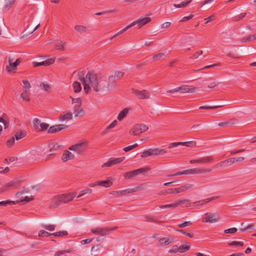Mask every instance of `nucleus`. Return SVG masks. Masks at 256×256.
<instances>
[{
  "label": "nucleus",
  "instance_id": "nucleus-13",
  "mask_svg": "<svg viewBox=\"0 0 256 256\" xmlns=\"http://www.w3.org/2000/svg\"><path fill=\"white\" fill-rule=\"evenodd\" d=\"M180 145L186 146H193L196 145V142L194 141H190L186 142H172L168 144V148H171L174 147H176Z\"/></svg>",
  "mask_w": 256,
  "mask_h": 256
},
{
  "label": "nucleus",
  "instance_id": "nucleus-17",
  "mask_svg": "<svg viewBox=\"0 0 256 256\" xmlns=\"http://www.w3.org/2000/svg\"><path fill=\"white\" fill-rule=\"evenodd\" d=\"M54 62V59L52 58H48L44 61L42 62H34V66H48L52 64Z\"/></svg>",
  "mask_w": 256,
  "mask_h": 256
},
{
  "label": "nucleus",
  "instance_id": "nucleus-15",
  "mask_svg": "<svg viewBox=\"0 0 256 256\" xmlns=\"http://www.w3.org/2000/svg\"><path fill=\"white\" fill-rule=\"evenodd\" d=\"M211 172L212 170L210 168H190V174H208L210 173Z\"/></svg>",
  "mask_w": 256,
  "mask_h": 256
},
{
  "label": "nucleus",
  "instance_id": "nucleus-51",
  "mask_svg": "<svg viewBox=\"0 0 256 256\" xmlns=\"http://www.w3.org/2000/svg\"><path fill=\"white\" fill-rule=\"evenodd\" d=\"M229 246H244V242H237V241H233L230 243L228 244Z\"/></svg>",
  "mask_w": 256,
  "mask_h": 256
},
{
  "label": "nucleus",
  "instance_id": "nucleus-52",
  "mask_svg": "<svg viewBox=\"0 0 256 256\" xmlns=\"http://www.w3.org/2000/svg\"><path fill=\"white\" fill-rule=\"evenodd\" d=\"M116 12V10H108L102 12H96V15L101 16V15H103V14H106L108 13H114V12Z\"/></svg>",
  "mask_w": 256,
  "mask_h": 256
},
{
  "label": "nucleus",
  "instance_id": "nucleus-62",
  "mask_svg": "<svg viewBox=\"0 0 256 256\" xmlns=\"http://www.w3.org/2000/svg\"><path fill=\"white\" fill-rule=\"evenodd\" d=\"M148 170V168H138V169L134 170V171H135L134 172H136V175H138L140 174L146 172V170Z\"/></svg>",
  "mask_w": 256,
  "mask_h": 256
},
{
  "label": "nucleus",
  "instance_id": "nucleus-38",
  "mask_svg": "<svg viewBox=\"0 0 256 256\" xmlns=\"http://www.w3.org/2000/svg\"><path fill=\"white\" fill-rule=\"evenodd\" d=\"M74 111L75 117H82L84 114V110L82 108L74 110Z\"/></svg>",
  "mask_w": 256,
  "mask_h": 256
},
{
  "label": "nucleus",
  "instance_id": "nucleus-21",
  "mask_svg": "<svg viewBox=\"0 0 256 256\" xmlns=\"http://www.w3.org/2000/svg\"><path fill=\"white\" fill-rule=\"evenodd\" d=\"M173 241L172 238H163L158 240V242L161 246H166L170 244Z\"/></svg>",
  "mask_w": 256,
  "mask_h": 256
},
{
  "label": "nucleus",
  "instance_id": "nucleus-58",
  "mask_svg": "<svg viewBox=\"0 0 256 256\" xmlns=\"http://www.w3.org/2000/svg\"><path fill=\"white\" fill-rule=\"evenodd\" d=\"M192 225V223L188 221V222H184L183 223L179 224L178 225V226L179 228H184V227H186L187 226H190Z\"/></svg>",
  "mask_w": 256,
  "mask_h": 256
},
{
  "label": "nucleus",
  "instance_id": "nucleus-4",
  "mask_svg": "<svg viewBox=\"0 0 256 256\" xmlns=\"http://www.w3.org/2000/svg\"><path fill=\"white\" fill-rule=\"evenodd\" d=\"M117 228V227L114 228H96L92 229L90 232L96 234H99L101 236H104L109 234V232L110 230H114Z\"/></svg>",
  "mask_w": 256,
  "mask_h": 256
},
{
  "label": "nucleus",
  "instance_id": "nucleus-34",
  "mask_svg": "<svg viewBox=\"0 0 256 256\" xmlns=\"http://www.w3.org/2000/svg\"><path fill=\"white\" fill-rule=\"evenodd\" d=\"M73 87L74 92L76 93L80 92L82 90L80 84L78 82H74L73 83Z\"/></svg>",
  "mask_w": 256,
  "mask_h": 256
},
{
  "label": "nucleus",
  "instance_id": "nucleus-61",
  "mask_svg": "<svg viewBox=\"0 0 256 256\" xmlns=\"http://www.w3.org/2000/svg\"><path fill=\"white\" fill-rule=\"evenodd\" d=\"M189 200H178L176 202V206L179 205H182L186 204V203H188Z\"/></svg>",
  "mask_w": 256,
  "mask_h": 256
},
{
  "label": "nucleus",
  "instance_id": "nucleus-54",
  "mask_svg": "<svg viewBox=\"0 0 256 256\" xmlns=\"http://www.w3.org/2000/svg\"><path fill=\"white\" fill-rule=\"evenodd\" d=\"M118 124V122L116 120H114L106 128V130H109L110 128H112L114 127H115ZM106 131L104 132V134H106Z\"/></svg>",
  "mask_w": 256,
  "mask_h": 256
},
{
  "label": "nucleus",
  "instance_id": "nucleus-57",
  "mask_svg": "<svg viewBox=\"0 0 256 256\" xmlns=\"http://www.w3.org/2000/svg\"><path fill=\"white\" fill-rule=\"evenodd\" d=\"M246 15V13H242L240 16H236L233 18V20L239 21L242 20Z\"/></svg>",
  "mask_w": 256,
  "mask_h": 256
},
{
  "label": "nucleus",
  "instance_id": "nucleus-36",
  "mask_svg": "<svg viewBox=\"0 0 256 256\" xmlns=\"http://www.w3.org/2000/svg\"><path fill=\"white\" fill-rule=\"evenodd\" d=\"M12 189L9 182L3 185L0 188V193L2 194L8 190H9Z\"/></svg>",
  "mask_w": 256,
  "mask_h": 256
},
{
  "label": "nucleus",
  "instance_id": "nucleus-28",
  "mask_svg": "<svg viewBox=\"0 0 256 256\" xmlns=\"http://www.w3.org/2000/svg\"><path fill=\"white\" fill-rule=\"evenodd\" d=\"M128 110L126 108L122 110L118 114V120L121 121L128 114Z\"/></svg>",
  "mask_w": 256,
  "mask_h": 256
},
{
  "label": "nucleus",
  "instance_id": "nucleus-24",
  "mask_svg": "<svg viewBox=\"0 0 256 256\" xmlns=\"http://www.w3.org/2000/svg\"><path fill=\"white\" fill-rule=\"evenodd\" d=\"M97 184H98V186H101L105 188H108L112 185V182L110 180H106L98 181Z\"/></svg>",
  "mask_w": 256,
  "mask_h": 256
},
{
  "label": "nucleus",
  "instance_id": "nucleus-48",
  "mask_svg": "<svg viewBox=\"0 0 256 256\" xmlns=\"http://www.w3.org/2000/svg\"><path fill=\"white\" fill-rule=\"evenodd\" d=\"M176 230L185 234L186 236H188L189 238H192L194 237V234L192 233L187 232H186L184 231V230H182V229Z\"/></svg>",
  "mask_w": 256,
  "mask_h": 256
},
{
  "label": "nucleus",
  "instance_id": "nucleus-46",
  "mask_svg": "<svg viewBox=\"0 0 256 256\" xmlns=\"http://www.w3.org/2000/svg\"><path fill=\"white\" fill-rule=\"evenodd\" d=\"M222 106H200V109H205V110H213L218 108L222 107Z\"/></svg>",
  "mask_w": 256,
  "mask_h": 256
},
{
  "label": "nucleus",
  "instance_id": "nucleus-53",
  "mask_svg": "<svg viewBox=\"0 0 256 256\" xmlns=\"http://www.w3.org/2000/svg\"><path fill=\"white\" fill-rule=\"evenodd\" d=\"M255 40H256V34H254L252 36H248L244 40H242V42H250Z\"/></svg>",
  "mask_w": 256,
  "mask_h": 256
},
{
  "label": "nucleus",
  "instance_id": "nucleus-16",
  "mask_svg": "<svg viewBox=\"0 0 256 256\" xmlns=\"http://www.w3.org/2000/svg\"><path fill=\"white\" fill-rule=\"evenodd\" d=\"M16 0H2V5L4 10H8L14 4Z\"/></svg>",
  "mask_w": 256,
  "mask_h": 256
},
{
  "label": "nucleus",
  "instance_id": "nucleus-25",
  "mask_svg": "<svg viewBox=\"0 0 256 256\" xmlns=\"http://www.w3.org/2000/svg\"><path fill=\"white\" fill-rule=\"evenodd\" d=\"M244 158L242 156L230 158L227 159V162H228V166H230L235 162H242L244 160Z\"/></svg>",
  "mask_w": 256,
  "mask_h": 256
},
{
  "label": "nucleus",
  "instance_id": "nucleus-39",
  "mask_svg": "<svg viewBox=\"0 0 256 256\" xmlns=\"http://www.w3.org/2000/svg\"><path fill=\"white\" fill-rule=\"evenodd\" d=\"M42 227L49 231H54L55 230L56 226L54 224H42Z\"/></svg>",
  "mask_w": 256,
  "mask_h": 256
},
{
  "label": "nucleus",
  "instance_id": "nucleus-3",
  "mask_svg": "<svg viewBox=\"0 0 256 256\" xmlns=\"http://www.w3.org/2000/svg\"><path fill=\"white\" fill-rule=\"evenodd\" d=\"M168 150L166 149L150 148L144 151L141 154V158H147L152 156H158L166 154Z\"/></svg>",
  "mask_w": 256,
  "mask_h": 256
},
{
  "label": "nucleus",
  "instance_id": "nucleus-63",
  "mask_svg": "<svg viewBox=\"0 0 256 256\" xmlns=\"http://www.w3.org/2000/svg\"><path fill=\"white\" fill-rule=\"evenodd\" d=\"M72 100V104H78L79 105H82V100L80 98H74L72 96H70Z\"/></svg>",
  "mask_w": 256,
  "mask_h": 256
},
{
  "label": "nucleus",
  "instance_id": "nucleus-32",
  "mask_svg": "<svg viewBox=\"0 0 256 256\" xmlns=\"http://www.w3.org/2000/svg\"><path fill=\"white\" fill-rule=\"evenodd\" d=\"M26 134V131H20L16 132L14 135L16 139L18 140L24 138Z\"/></svg>",
  "mask_w": 256,
  "mask_h": 256
},
{
  "label": "nucleus",
  "instance_id": "nucleus-56",
  "mask_svg": "<svg viewBox=\"0 0 256 256\" xmlns=\"http://www.w3.org/2000/svg\"><path fill=\"white\" fill-rule=\"evenodd\" d=\"M15 140L14 137H12L10 140H8L6 142V144L8 146L11 147L14 144Z\"/></svg>",
  "mask_w": 256,
  "mask_h": 256
},
{
  "label": "nucleus",
  "instance_id": "nucleus-37",
  "mask_svg": "<svg viewBox=\"0 0 256 256\" xmlns=\"http://www.w3.org/2000/svg\"><path fill=\"white\" fill-rule=\"evenodd\" d=\"M18 202V201L16 202L14 201H12V200H6V201H2V202H0V206H6L8 204L12 205V204H15Z\"/></svg>",
  "mask_w": 256,
  "mask_h": 256
},
{
  "label": "nucleus",
  "instance_id": "nucleus-31",
  "mask_svg": "<svg viewBox=\"0 0 256 256\" xmlns=\"http://www.w3.org/2000/svg\"><path fill=\"white\" fill-rule=\"evenodd\" d=\"M144 218H145V220L146 222H151L154 223H159L158 221V217L156 216H145Z\"/></svg>",
  "mask_w": 256,
  "mask_h": 256
},
{
  "label": "nucleus",
  "instance_id": "nucleus-19",
  "mask_svg": "<svg viewBox=\"0 0 256 256\" xmlns=\"http://www.w3.org/2000/svg\"><path fill=\"white\" fill-rule=\"evenodd\" d=\"M74 156L72 152H70L68 150H64L62 156V160L64 162H66L70 160L74 159Z\"/></svg>",
  "mask_w": 256,
  "mask_h": 256
},
{
  "label": "nucleus",
  "instance_id": "nucleus-41",
  "mask_svg": "<svg viewBox=\"0 0 256 256\" xmlns=\"http://www.w3.org/2000/svg\"><path fill=\"white\" fill-rule=\"evenodd\" d=\"M164 56V53L160 52L156 54H154L152 57L153 61H157L160 60L161 58H163Z\"/></svg>",
  "mask_w": 256,
  "mask_h": 256
},
{
  "label": "nucleus",
  "instance_id": "nucleus-60",
  "mask_svg": "<svg viewBox=\"0 0 256 256\" xmlns=\"http://www.w3.org/2000/svg\"><path fill=\"white\" fill-rule=\"evenodd\" d=\"M237 231V228H232L227 230H224V232L226 234H234Z\"/></svg>",
  "mask_w": 256,
  "mask_h": 256
},
{
  "label": "nucleus",
  "instance_id": "nucleus-2",
  "mask_svg": "<svg viewBox=\"0 0 256 256\" xmlns=\"http://www.w3.org/2000/svg\"><path fill=\"white\" fill-rule=\"evenodd\" d=\"M75 196L74 193L56 196L52 198L49 208H56L62 204L68 202L73 200Z\"/></svg>",
  "mask_w": 256,
  "mask_h": 256
},
{
  "label": "nucleus",
  "instance_id": "nucleus-9",
  "mask_svg": "<svg viewBox=\"0 0 256 256\" xmlns=\"http://www.w3.org/2000/svg\"><path fill=\"white\" fill-rule=\"evenodd\" d=\"M204 216H206L204 218L202 219V222H210V223H212L215 222H217L219 218L220 217L218 216V214L216 213L215 214H208V213H206L204 214Z\"/></svg>",
  "mask_w": 256,
  "mask_h": 256
},
{
  "label": "nucleus",
  "instance_id": "nucleus-11",
  "mask_svg": "<svg viewBox=\"0 0 256 256\" xmlns=\"http://www.w3.org/2000/svg\"><path fill=\"white\" fill-rule=\"evenodd\" d=\"M132 92L138 96L139 99H147L150 96V94L147 90H132Z\"/></svg>",
  "mask_w": 256,
  "mask_h": 256
},
{
  "label": "nucleus",
  "instance_id": "nucleus-49",
  "mask_svg": "<svg viewBox=\"0 0 256 256\" xmlns=\"http://www.w3.org/2000/svg\"><path fill=\"white\" fill-rule=\"evenodd\" d=\"M138 146V144H135L133 145H131V146H128L125 147L124 148L123 150L125 152H128Z\"/></svg>",
  "mask_w": 256,
  "mask_h": 256
},
{
  "label": "nucleus",
  "instance_id": "nucleus-45",
  "mask_svg": "<svg viewBox=\"0 0 256 256\" xmlns=\"http://www.w3.org/2000/svg\"><path fill=\"white\" fill-rule=\"evenodd\" d=\"M92 192V190L90 188H87L85 190H84L81 192V194H80L78 196V198H79L82 196L83 195L86 194H91Z\"/></svg>",
  "mask_w": 256,
  "mask_h": 256
},
{
  "label": "nucleus",
  "instance_id": "nucleus-10",
  "mask_svg": "<svg viewBox=\"0 0 256 256\" xmlns=\"http://www.w3.org/2000/svg\"><path fill=\"white\" fill-rule=\"evenodd\" d=\"M125 159L124 157H120L118 158H110L108 162L104 163L102 165V167H108L114 164H116L122 162Z\"/></svg>",
  "mask_w": 256,
  "mask_h": 256
},
{
  "label": "nucleus",
  "instance_id": "nucleus-18",
  "mask_svg": "<svg viewBox=\"0 0 256 256\" xmlns=\"http://www.w3.org/2000/svg\"><path fill=\"white\" fill-rule=\"evenodd\" d=\"M116 78L113 76H110L108 78V91L110 88H115L116 87Z\"/></svg>",
  "mask_w": 256,
  "mask_h": 256
},
{
  "label": "nucleus",
  "instance_id": "nucleus-26",
  "mask_svg": "<svg viewBox=\"0 0 256 256\" xmlns=\"http://www.w3.org/2000/svg\"><path fill=\"white\" fill-rule=\"evenodd\" d=\"M72 114L70 112H68L64 115H60L59 116V120L60 121H64L66 120H72Z\"/></svg>",
  "mask_w": 256,
  "mask_h": 256
},
{
  "label": "nucleus",
  "instance_id": "nucleus-40",
  "mask_svg": "<svg viewBox=\"0 0 256 256\" xmlns=\"http://www.w3.org/2000/svg\"><path fill=\"white\" fill-rule=\"evenodd\" d=\"M134 172H135V171L134 170L130 171V172L125 173L124 174V178H128V179L132 178L134 176H136V173Z\"/></svg>",
  "mask_w": 256,
  "mask_h": 256
},
{
  "label": "nucleus",
  "instance_id": "nucleus-6",
  "mask_svg": "<svg viewBox=\"0 0 256 256\" xmlns=\"http://www.w3.org/2000/svg\"><path fill=\"white\" fill-rule=\"evenodd\" d=\"M13 58L9 57L8 58V61L9 62V66H6V70L8 72H10L12 70H16L17 66L22 62V59L20 58L16 59L15 62H13L12 60Z\"/></svg>",
  "mask_w": 256,
  "mask_h": 256
},
{
  "label": "nucleus",
  "instance_id": "nucleus-14",
  "mask_svg": "<svg viewBox=\"0 0 256 256\" xmlns=\"http://www.w3.org/2000/svg\"><path fill=\"white\" fill-rule=\"evenodd\" d=\"M151 21V18L150 17H146L143 18H142L140 20H138L132 22V24H134V26L136 24H138L139 28H141L142 26L148 24Z\"/></svg>",
  "mask_w": 256,
  "mask_h": 256
},
{
  "label": "nucleus",
  "instance_id": "nucleus-22",
  "mask_svg": "<svg viewBox=\"0 0 256 256\" xmlns=\"http://www.w3.org/2000/svg\"><path fill=\"white\" fill-rule=\"evenodd\" d=\"M236 122L234 120H230L228 122H220L218 124V126L220 127L226 128L232 126Z\"/></svg>",
  "mask_w": 256,
  "mask_h": 256
},
{
  "label": "nucleus",
  "instance_id": "nucleus-47",
  "mask_svg": "<svg viewBox=\"0 0 256 256\" xmlns=\"http://www.w3.org/2000/svg\"><path fill=\"white\" fill-rule=\"evenodd\" d=\"M180 248V252H184L190 249V246H186V245H181L179 246Z\"/></svg>",
  "mask_w": 256,
  "mask_h": 256
},
{
  "label": "nucleus",
  "instance_id": "nucleus-42",
  "mask_svg": "<svg viewBox=\"0 0 256 256\" xmlns=\"http://www.w3.org/2000/svg\"><path fill=\"white\" fill-rule=\"evenodd\" d=\"M65 42L64 41H60V42H57L56 44V46L57 50H63L64 44H65Z\"/></svg>",
  "mask_w": 256,
  "mask_h": 256
},
{
  "label": "nucleus",
  "instance_id": "nucleus-7",
  "mask_svg": "<svg viewBox=\"0 0 256 256\" xmlns=\"http://www.w3.org/2000/svg\"><path fill=\"white\" fill-rule=\"evenodd\" d=\"M87 147V144L85 142L76 144L69 148V150L76 152L80 154L85 151Z\"/></svg>",
  "mask_w": 256,
  "mask_h": 256
},
{
  "label": "nucleus",
  "instance_id": "nucleus-43",
  "mask_svg": "<svg viewBox=\"0 0 256 256\" xmlns=\"http://www.w3.org/2000/svg\"><path fill=\"white\" fill-rule=\"evenodd\" d=\"M228 166V162H227V160H224V161H222L219 163H218L217 164L214 166L212 168H216L218 167H222L223 166Z\"/></svg>",
  "mask_w": 256,
  "mask_h": 256
},
{
  "label": "nucleus",
  "instance_id": "nucleus-27",
  "mask_svg": "<svg viewBox=\"0 0 256 256\" xmlns=\"http://www.w3.org/2000/svg\"><path fill=\"white\" fill-rule=\"evenodd\" d=\"M8 182L12 188H17L20 184V180L18 179L15 178Z\"/></svg>",
  "mask_w": 256,
  "mask_h": 256
},
{
  "label": "nucleus",
  "instance_id": "nucleus-64",
  "mask_svg": "<svg viewBox=\"0 0 256 256\" xmlns=\"http://www.w3.org/2000/svg\"><path fill=\"white\" fill-rule=\"evenodd\" d=\"M202 50H200L198 52H196V53H194L191 57L190 58L192 59H196L200 55L202 54Z\"/></svg>",
  "mask_w": 256,
  "mask_h": 256
},
{
  "label": "nucleus",
  "instance_id": "nucleus-23",
  "mask_svg": "<svg viewBox=\"0 0 256 256\" xmlns=\"http://www.w3.org/2000/svg\"><path fill=\"white\" fill-rule=\"evenodd\" d=\"M192 184H186L184 186H182L179 188H176V193H180L182 192H184L188 190H190V188H192Z\"/></svg>",
  "mask_w": 256,
  "mask_h": 256
},
{
  "label": "nucleus",
  "instance_id": "nucleus-50",
  "mask_svg": "<svg viewBox=\"0 0 256 256\" xmlns=\"http://www.w3.org/2000/svg\"><path fill=\"white\" fill-rule=\"evenodd\" d=\"M180 251V248L176 245L173 246L172 248L168 250V252L171 254H175Z\"/></svg>",
  "mask_w": 256,
  "mask_h": 256
},
{
  "label": "nucleus",
  "instance_id": "nucleus-35",
  "mask_svg": "<svg viewBox=\"0 0 256 256\" xmlns=\"http://www.w3.org/2000/svg\"><path fill=\"white\" fill-rule=\"evenodd\" d=\"M20 97L26 102H30L29 92L27 90H24L20 94Z\"/></svg>",
  "mask_w": 256,
  "mask_h": 256
},
{
  "label": "nucleus",
  "instance_id": "nucleus-30",
  "mask_svg": "<svg viewBox=\"0 0 256 256\" xmlns=\"http://www.w3.org/2000/svg\"><path fill=\"white\" fill-rule=\"evenodd\" d=\"M182 174H190V169H188L183 171L178 172L174 174L168 175V176L170 177H172Z\"/></svg>",
  "mask_w": 256,
  "mask_h": 256
},
{
  "label": "nucleus",
  "instance_id": "nucleus-20",
  "mask_svg": "<svg viewBox=\"0 0 256 256\" xmlns=\"http://www.w3.org/2000/svg\"><path fill=\"white\" fill-rule=\"evenodd\" d=\"M140 127V124H134L132 128L130 130V134L134 136L140 135L142 134Z\"/></svg>",
  "mask_w": 256,
  "mask_h": 256
},
{
  "label": "nucleus",
  "instance_id": "nucleus-33",
  "mask_svg": "<svg viewBox=\"0 0 256 256\" xmlns=\"http://www.w3.org/2000/svg\"><path fill=\"white\" fill-rule=\"evenodd\" d=\"M134 26V24H130L128 26H126V28H124V29H122V30L119 31L117 34H115L112 38V40L114 38H116V36H118L122 34V33H124V32H125L126 30H127L128 29H129L130 28H132V26Z\"/></svg>",
  "mask_w": 256,
  "mask_h": 256
},
{
  "label": "nucleus",
  "instance_id": "nucleus-1",
  "mask_svg": "<svg viewBox=\"0 0 256 256\" xmlns=\"http://www.w3.org/2000/svg\"><path fill=\"white\" fill-rule=\"evenodd\" d=\"M86 79L96 92H108V84L106 80L98 77L92 72H88L86 75Z\"/></svg>",
  "mask_w": 256,
  "mask_h": 256
},
{
  "label": "nucleus",
  "instance_id": "nucleus-8",
  "mask_svg": "<svg viewBox=\"0 0 256 256\" xmlns=\"http://www.w3.org/2000/svg\"><path fill=\"white\" fill-rule=\"evenodd\" d=\"M214 160V158L212 156H206L196 160H190L191 164H206L212 163Z\"/></svg>",
  "mask_w": 256,
  "mask_h": 256
},
{
  "label": "nucleus",
  "instance_id": "nucleus-29",
  "mask_svg": "<svg viewBox=\"0 0 256 256\" xmlns=\"http://www.w3.org/2000/svg\"><path fill=\"white\" fill-rule=\"evenodd\" d=\"M74 29L80 33L84 32L88 30L87 26L79 24L76 25L74 26Z\"/></svg>",
  "mask_w": 256,
  "mask_h": 256
},
{
  "label": "nucleus",
  "instance_id": "nucleus-44",
  "mask_svg": "<svg viewBox=\"0 0 256 256\" xmlns=\"http://www.w3.org/2000/svg\"><path fill=\"white\" fill-rule=\"evenodd\" d=\"M159 207L160 208H175L176 207V202H174L172 204L160 205Z\"/></svg>",
  "mask_w": 256,
  "mask_h": 256
},
{
  "label": "nucleus",
  "instance_id": "nucleus-59",
  "mask_svg": "<svg viewBox=\"0 0 256 256\" xmlns=\"http://www.w3.org/2000/svg\"><path fill=\"white\" fill-rule=\"evenodd\" d=\"M40 130H39L38 131H40V130L44 131V130H46L48 129V128L49 126V124L46 123L42 122L40 124Z\"/></svg>",
  "mask_w": 256,
  "mask_h": 256
},
{
  "label": "nucleus",
  "instance_id": "nucleus-5",
  "mask_svg": "<svg viewBox=\"0 0 256 256\" xmlns=\"http://www.w3.org/2000/svg\"><path fill=\"white\" fill-rule=\"evenodd\" d=\"M68 234V232L66 230L60 231L50 234L44 230H41L39 232L38 236L39 237H48L50 236H66Z\"/></svg>",
  "mask_w": 256,
  "mask_h": 256
},
{
  "label": "nucleus",
  "instance_id": "nucleus-12",
  "mask_svg": "<svg viewBox=\"0 0 256 256\" xmlns=\"http://www.w3.org/2000/svg\"><path fill=\"white\" fill-rule=\"evenodd\" d=\"M68 128V126L64 124H60L50 126L48 130V133L54 134L60 132Z\"/></svg>",
  "mask_w": 256,
  "mask_h": 256
},
{
  "label": "nucleus",
  "instance_id": "nucleus-55",
  "mask_svg": "<svg viewBox=\"0 0 256 256\" xmlns=\"http://www.w3.org/2000/svg\"><path fill=\"white\" fill-rule=\"evenodd\" d=\"M124 75V72L120 71H116L113 76L116 78L118 79L122 78Z\"/></svg>",
  "mask_w": 256,
  "mask_h": 256
}]
</instances>
